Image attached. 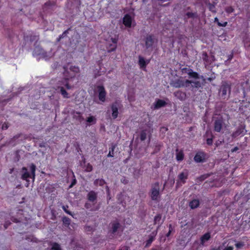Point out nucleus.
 <instances>
[{
	"label": "nucleus",
	"instance_id": "nucleus-39",
	"mask_svg": "<svg viewBox=\"0 0 250 250\" xmlns=\"http://www.w3.org/2000/svg\"><path fill=\"white\" fill-rule=\"evenodd\" d=\"M237 135V132H236L235 133H234L232 134L233 137H236Z\"/></svg>",
	"mask_w": 250,
	"mask_h": 250
},
{
	"label": "nucleus",
	"instance_id": "nucleus-25",
	"mask_svg": "<svg viewBox=\"0 0 250 250\" xmlns=\"http://www.w3.org/2000/svg\"><path fill=\"white\" fill-rule=\"evenodd\" d=\"M52 250H61V248L60 245L57 243H54L52 245Z\"/></svg>",
	"mask_w": 250,
	"mask_h": 250
},
{
	"label": "nucleus",
	"instance_id": "nucleus-9",
	"mask_svg": "<svg viewBox=\"0 0 250 250\" xmlns=\"http://www.w3.org/2000/svg\"><path fill=\"white\" fill-rule=\"evenodd\" d=\"M97 89L99 93V99L102 102H104L105 101L106 92L104 86H98Z\"/></svg>",
	"mask_w": 250,
	"mask_h": 250
},
{
	"label": "nucleus",
	"instance_id": "nucleus-35",
	"mask_svg": "<svg viewBox=\"0 0 250 250\" xmlns=\"http://www.w3.org/2000/svg\"><path fill=\"white\" fill-rule=\"evenodd\" d=\"M213 141L212 138H208L207 140V143L209 145H211L212 144Z\"/></svg>",
	"mask_w": 250,
	"mask_h": 250
},
{
	"label": "nucleus",
	"instance_id": "nucleus-24",
	"mask_svg": "<svg viewBox=\"0 0 250 250\" xmlns=\"http://www.w3.org/2000/svg\"><path fill=\"white\" fill-rule=\"evenodd\" d=\"M184 158V154L182 151L177 152L176 153V159L177 161H182Z\"/></svg>",
	"mask_w": 250,
	"mask_h": 250
},
{
	"label": "nucleus",
	"instance_id": "nucleus-29",
	"mask_svg": "<svg viewBox=\"0 0 250 250\" xmlns=\"http://www.w3.org/2000/svg\"><path fill=\"white\" fill-rule=\"evenodd\" d=\"M196 13H191V12H188L187 13V16L188 18H194L196 16Z\"/></svg>",
	"mask_w": 250,
	"mask_h": 250
},
{
	"label": "nucleus",
	"instance_id": "nucleus-33",
	"mask_svg": "<svg viewBox=\"0 0 250 250\" xmlns=\"http://www.w3.org/2000/svg\"><path fill=\"white\" fill-rule=\"evenodd\" d=\"M8 127V123H4L2 125V129H7Z\"/></svg>",
	"mask_w": 250,
	"mask_h": 250
},
{
	"label": "nucleus",
	"instance_id": "nucleus-28",
	"mask_svg": "<svg viewBox=\"0 0 250 250\" xmlns=\"http://www.w3.org/2000/svg\"><path fill=\"white\" fill-rule=\"evenodd\" d=\"M244 244L242 242H238L235 244V246L237 249H241L244 246Z\"/></svg>",
	"mask_w": 250,
	"mask_h": 250
},
{
	"label": "nucleus",
	"instance_id": "nucleus-46",
	"mask_svg": "<svg viewBox=\"0 0 250 250\" xmlns=\"http://www.w3.org/2000/svg\"><path fill=\"white\" fill-rule=\"evenodd\" d=\"M143 1H144L145 0H143Z\"/></svg>",
	"mask_w": 250,
	"mask_h": 250
},
{
	"label": "nucleus",
	"instance_id": "nucleus-20",
	"mask_svg": "<svg viewBox=\"0 0 250 250\" xmlns=\"http://www.w3.org/2000/svg\"><path fill=\"white\" fill-rule=\"evenodd\" d=\"M86 122L87 123H88V125H93L96 123V119L94 116H91L87 117Z\"/></svg>",
	"mask_w": 250,
	"mask_h": 250
},
{
	"label": "nucleus",
	"instance_id": "nucleus-16",
	"mask_svg": "<svg viewBox=\"0 0 250 250\" xmlns=\"http://www.w3.org/2000/svg\"><path fill=\"white\" fill-rule=\"evenodd\" d=\"M154 42V40L152 36H149L146 38V48H149L152 47Z\"/></svg>",
	"mask_w": 250,
	"mask_h": 250
},
{
	"label": "nucleus",
	"instance_id": "nucleus-11",
	"mask_svg": "<svg viewBox=\"0 0 250 250\" xmlns=\"http://www.w3.org/2000/svg\"><path fill=\"white\" fill-rule=\"evenodd\" d=\"M119 107V105L117 103H114L111 105L112 117L113 119H116L118 117Z\"/></svg>",
	"mask_w": 250,
	"mask_h": 250
},
{
	"label": "nucleus",
	"instance_id": "nucleus-2",
	"mask_svg": "<svg viewBox=\"0 0 250 250\" xmlns=\"http://www.w3.org/2000/svg\"><path fill=\"white\" fill-rule=\"evenodd\" d=\"M31 172H29L27 168L25 167L22 168L20 174L21 175V178L24 180L28 181V178H32L33 180L35 177V170L36 166L34 164H31L30 166Z\"/></svg>",
	"mask_w": 250,
	"mask_h": 250
},
{
	"label": "nucleus",
	"instance_id": "nucleus-15",
	"mask_svg": "<svg viewBox=\"0 0 250 250\" xmlns=\"http://www.w3.org/2000/svg\"><path fill=\"white\" fill-rule=\"evenodd\" d=\"M166 104V103L165 101L159 99L154 104V107L155 109H158L164 106Z\"/></svg>",
	"mask_w": 250,
	"mask_h": 250
},
{
	"label": "nucleus",
	"instance_id": "nucleus-3",
	"mask_svg": "<svg viewBox=\"0 0 250 250\" xmlns=\"http://www.w3.org/2000/svg\"><path fill=\"white\" fill-rule=\"evenodd\" d=\"M34 55H40L42 58L47 60L53 56L54 53L51 51L47 52L40 47H37L34 52Z\"/></svg>",
	"mask_w": 250,
	"mask_h": 250
},
{
	"label": "nucleus",
	"instance_id": "nucleus-37",
	"mask_svg": "<svg viewBox=\"0 0 250 250\" xmlns=\"http://www.w3.org/2000/svg\"><path fill=\"white\" fill-rule=\"evenodd\" d=\"M76 180L74 179L73 182L72 183L71 185H70V187L71 188L73 185H74L76 184Z\"/></svg>",
	"mask_w": 250,
	"mask_h": 250
},
{
	"label": "nucleus",
	"instance_id": "nucleus-10",
	"mask_svg": "<svg viewBox=\"0 0 250 250\" xmlns=\"http://www.w3.org/2000/svg\"><path fill=\"white\" fill-rule=\"evenodd\" d=\"M150 60H146L142 56L139 57V65L140 67L142 69H146V65L149 63Z\"/></svg>",
	"mask_w": 250,
	"mask_h": 250
},
{
	"label": "nucleus",
	"instance_id": "nucleus-38",
	"mask_svg": "<svg viewBox=\"0 0 250 250\" xmlns=\"http://www.w3.org/2000/svg\"><path fill=\"white\" fill-rule=\"evenodd\" d=\"M152 241H153V238H150V239L148 240V241H147V244H150V243L152 242Z\"/></svg>",
	"mask_w": 250,
	"mask_h": 250
},
{
	"label": "nucleus",
	"instance_id": "nucleus-36",
	"mask_svg": "<svg viewBox=\"0 0 250 250\" xmlns=\"http://www.w3.org/2000/svg\"><path fill=\"white\" fill-rule=\"evenodd\" d=\"M233 248L232 246H228L224 249V250H233Z\"/></svg>",
	"mask_w": 250,
	"mask_h": 250
},
{
	"label": "nucleus",
	"instance_id": "nucleus-4",
	"mask_svg": "<svg viewBox=\"0 0 250 250\" xmlns=\"http://www.w3.org/2000/svg\"><path fill=\"white\" fill-rule=\"evenodd\" d=\"M160 196V185L157 182L152 186L151 192V198L153 200H157L159 198Z\"/></svg>",
	"mask_w": 250,
	"mask_h": 250
},
{
	"label": "nucleus",
	"instance_id": "nucleus-41",
	"mask_svg": "<svg viewBox=\"0 0 250 250\" xmlns=\"http://www.w3.org/2000/svg\"><path fill=\"white\" fill-rule=\"evenodd\" d=\"M227 24V22H225L224 24L223 25L224 26H225Z\"/></svg>",
	"mask_w": 250,
	"mask_h": 250
},
{
	"label": "nucleus",
	"instance_id": "nucleus-8",
	"mask_svg": "<svg viewBox=\"0 0 250 250\" xmlns=\"http://www.w3.org/2000/svg\"><path fill=\"white\" fill-rule=\"evenodd\" d=\"M107 42L108 43V51L111 52L114 51L117 47V39L111 38Z\"/></svg>",
	"mask_w": 250,
	"mask_h": 250
},
{
	"label": "nucleus",
	"instance_id": "nucleus-42",
	"mask_svg": "<svg viewBox=\"0 0 250 250\" xmlns=\"http://www.w3.org/2000/svg\"><path fill=\"white\" fill-rule=\"evenodd\" d=\"M215 21H218V19H217V18H215Z\"/></svg>",
	"mask_w": 250,
	"mask_h": 250
},
{
	"label": "nucleus",
	"instance_id": "nucleus-30",
	"mask_svg": "<svg viewBox=\"0 0 250 250\" xmlns=\"http://www.w3.org/2000/svg\"><path fill=\"white\" fill-rule=\"evenodd\" d=\"M67 32V31H65L62 34V35H60L59 38L57 39V41L59 42L62 38H63L66 35Z\"/></svg>",
	"mask_w": 250,
	"mask_h": 250
},
{
	"label": "nucleus",
	"instance_id": "nucleus-12",
	"mask_svg": "<svg viewBox=\"0 0 250 250\" xmlns=\"http://www.w3.org/2000/svg\"><path fill=\"white\" fill-rule=\"evenodd\" d=\"M150 135V130L149 128L143 130L140 133V139L141 141L145 140L147 136Z\"/></svg>",
	"mask_w": 250,
	"mask_h": 250
},
{
	"label": "nucleus",
	"instance_id": "nucleus-31",
	"mask_svg": "<svg viewBox=\"0 0 250 250\" xmlns=\"http://www.w3.org/2000/svg\"><path fill=\"white\" fill-rule=\"evenodd\" d=\"M226 11L227 13H230L233 12L234 10L231 7H229L226 9Z\"/></svg>",
	"mask_w": 250,
	"mask_h": 250
},
{
	"label": "nucleus",
	"instance_id": "nucleus-21",
	"mask_svg": "<svg viewBox=\"0 0 250 250\" xmlns=\"http://www.w3.org/2000/svg\"><path fill=\"white\" fill-rule=\"evenodd\" d=\"M221 91L222 92V94L226 95L228 91H229V85H223L221 87Z\"/></svg>",
	"mask_w": 250,
	"mask_h": 250
},
{
	"label": "nucleus",
	"instance_id": "nucleus-13",
	"mask_svg": "<svg viewBox=\"0 0 250 250\" xmlns=\"http://www.w3.org/2000/svg\"><path fill=\"white\" fill-rule=\"evenodd\" d=\"M183 73H187L189 77L194 78L195 79L198 78V75L197 73L192 71V70L188 69V68H184L183 69Z\"/></svg>",
	"mask_w": 250,
	"mask_h": 250
},
{
	"label": "nucleus",
	"instance_id": "nucleus-23",
	"mask_svg": "<svg viewBox=\"0 0 250 250\" xmlns=\"http://www.w3.org/2000/svg\"><path fill=\"white\" fill-rule=\"evenodd\" d=\"M161 223V216L160 214L157 215L154 218V224L159 225Z\"/></svg>",
	"mask_w": 250,
	"mask_h": 250
},
{
	"label": "nucleus",
	"instance_id": "nucleus-32",
	"mask_svg": "<svg viewBox=\"0 0 250 250\" xmlns=\"http://www.w3.org/2000/svg\"><path fill=\"white\" fill-rule=\"evenodd\" d=\"M85 170H86V171H88V172L91 171L92 170V166L89 165V164H88L86 166Z\"/></svg>",
	"mask_w": 250,
	"mask_h": 250
},
{
	"label": "nucleus",
	"instance_id": "nucleus-7",
	"mask_svg": "<svg viewBox=\"0 0 250 250\" xmlns=\"http://www.w3.org/2000/svg\"><path fill=\"white\" fill-rule=\"evenodd\" d=\"M188 176V173L187 170H185L180 173L178 175V180L177 182V186H180L185 183Z\"/></svg>",
	"mask_w": 250,
	"mask_h": 250
},
{
	"label": "nucleus",
	"instance_id": "nucleus-1",
	"mask_svg": "<svg viewBox=\"0 0 250 250\" xmlns=\"http://www.w3.org/2000/svg\"><path fill=\"white\" fill-rule=\"evenodd\" d=\"M79 72V68L75 66H71L69 70H65L64 73L65 79L63 81L59 82L58 88L60 89V91L63 98H68V94L64 89L66 87L67 89L71 88L72 86L70 84L71 79L75 77V74Z\"/></svg>",
	"mask_w": 250,
	"mask_h": 250
},
{
	"label": "nucleus",
	"instance_id": "nucleus-5",
	"mask_svg": "<svg viewBox=\"0 0 250 250\" xmlns=\"http://www.w3.org/2000/svg\"><path fill=\"white\" fill-rule=\"evenodd\" d=\"M123 23L126 27H131L135 25L134 17L129 14L125 15L123 19Z\"/></svg>",
	"mask_w": 250,
	"mask_h": 250
},
{
	"label": "nucleus",
	"instance_id": "nucleus-19",
	"mask_svg": "<svg viewBox=\"0 0 250 250\" xmlns=\"http://www.w3.org/2000/svg\"><path fill=\"white\" fill-rule=\"evenodd\" d=\"M199 205V201L198 200H197V199L193 200L189 203V207L192 209L196 208L197 207H198Z\"/></svg>",
	"mask_w": 250,
	"mask_h": 250
},
{
	"label": "nucleus",
	"instance_id": "nucleus-43",
	"mask_svg": "<svg viewBox=\"0 0 250 250\" xmlns=\"http://www.w3.org/2000/svg\"><path fill=\"white\" fill-rule=\"evenodd\" d=\"M108 190H109V188L108 187H107V191H108Z\"/></svg>",
	"mask_w": 250,
	"mask_h": 250
},
{
	"label": "nucleus",
	"instance_id": "nucleus-22",
	"mask_svg": "<svg viewBox=\"0 0 250 250\" xmlns=\"http://www.w3.org/2000/svg\"><path fill=\"white\" fill-rule=\"evenodd\" d=\"M210 234L208 233L205 234L201 238V242L203 244L206 241L209 240L210 238Z\"/></svg>",
	"mask_w": 250,
	"mask_h": 250
},
{
	"label": "nucleus",
	"instance_id": "nucleus-40",
	"mask_svg": "<svg viewBox=\"0 0 250 250\" xmlns=\"http://www.w3.org/2000/svg\"><path fill=\"white\" fill-rule=\"evenodd\" d=\"M238 149V148L237 147H235L233 150L232 151H236Z\"/></svg>",
	"mask_w": 250,
	"mask_h": 250
},
{
	"label": "nucleus",
	"instance_id": "nucleus-45",
	"mask_svg": "<svg viewBox=\"0 0 250 250\" xmlns=\"http://www.w3.org/2000/svg\"><path fill=\"white\" fill-rule=\"evenodd\" d=\"M77 248H76V249H75V250H77V249H76Z\"/></svg>",
	"mask_w": 250,
	"mask_h": 250
},
{
	"label": "nucleus",
	"instance_id": "nucleus-17",
	"mask_svg": "<svg viewBox=\"0 0 250 250\" xmlns=\"http://www.w3.org/2000/svg\"><path fill=\"white\" fill-rule=\"evenodd\" d=\"M222 126V121L218 120L215 122L214 129L217 132H220Z\"/></svg>",
	"mask_w": 250,
	"mask_h": 250
},
{
	"label": "nucleus",
	"instance_id": "nucleus-44",
	"mask_svg": "<svg viewBox=\"0 0 250 250\" xmlns=\"http://www.w3.org/2000/svg\"><path fill=\"white\" fill-rule=\"evenodd\" d=\"M26 186L27 187L28 186V184H27Z\"/></svg>",
	"mask_w": 250,
	"mask_h": 250
},
{
	"label": "nucleus",
	"instance_id": "nucleus-6",
	"mask_svg": "<svg viewBox=\"0 0 250 250\" xmlns=\"http://www.w3.org/2000/svg\"><path fill=\"white\" fill-rule=\"evenodd\" d=\"M192 83L194 84L195 87H198L200 85L199 83H194L187 80L185 81L183 79L178 80L176 83H174V85L175 87L188 86Z\"/></svg>",
	"mask_w": 250,
	"mask_h": 250
},
{
	"label": "nucleus",
	"instance_id": "nucleus-34",
	"mask_svg": "<svg viewBox=\"0 0 250 250\" xmlns=\"http://www.w3.org/2000/svg\"><path fill=\"white\" fill-rule=\"evenodd\" d=\"M209 9L210 11H212V12H215V7H214V5H212V4H210L209 5Z\"/></svg>",
	"mask_w": 250,
	"mask_h": 250
},
{
	"label": "nucleus",
	"instance_id": "nucleus-18",
	"mask_svg": "<svg viewBox=\"0 0 250 250\" xmlns=\"http://www.w3.org/2000/svg\"><path fill=\"white\" fill-rule=\"evenodd\" d=\"M96 198H97V194L95 192L91 191L88 193V198L90 201L93 202V201H95L96 200Z\"/></svg>",
	"mask_w": 250,
	"mask_h": 250
},
{
	"label": "nucleus",
	"instance_id": "nucleus-27",
	"mask_svg": "<svg viewBox=\"0 0 250 250\" xmlns=\"http://www.w3.org/2000/svg\"><path fill=\"white\" fill-rule=\"evenodd\" d=\"M95 183L96 184H99L100 186H103L104 184V181L103 180H96L95 181Z\"/></svg>",
	"mask_w": 250,
	"mask_h": 250
},
{
	"label": "nucleus",
	"instance_id": "nucleus-14",
	"mask_svg": "<svg viewBox=\"0 0 250 250\" xmlns=\"http://www.w3.org/2000/svg\"><path fill=\"white\" fill-rule=\"evenodd\" d=\"M205 154L203 152H200L197 153L195 155V156L194 158V159L196 162L200 163V162H202L204 160V159H205Z\"/></svg>",
	"mask_w": 250,
	"mask_h": 250
},
{
	"label": "nucleus",
	"instance_id": "nucleus-26",
	"mask_svg": "<svg viewBox=\"0 0 250 250\" xmlns=\"http://www.w3.org/2000/svg\"><path fill=\"white\" fill-rule=\"evenodd\" d=\"M119 227V224L116 223L112 224V229L113 232H115Z\"/></svg>",
	"mask_w": 250,
	"mask_h": 250
}]
</instances>
